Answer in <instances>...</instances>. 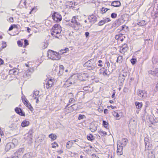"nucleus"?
Listing matches in <instances>:
<instances>
[{
    "instance_id": "obj_59",
    "label": "nucleus",
    "mask_w": 158,
    "mask_h": 158,
    "mask_svg": "<svg viewBox=\"0 0 158 158\" xmlns=\"http://www.w3.org/2000/svg\"><path fill=\"white\" fill-rule=\"evenodd\" d=\"M69 95L70 96V97H73V94L72 93H70L69 94Z\"/></svg>"
},
{
    "instance_id": "obj_29",
    "label": "nucleus",
    "mask_w": 158,
    "mask_h": 158,
    "mask_svg": "<svg viewBox=\"0 0 158 158\" xmlns=\"http://www.w3.org/2000/svg\"><path fill=\"white\" fill-rule=\"evenodd\" d=\"M98 133L100 134V135L103 136L106 135H107V133L106 132L102 130H100L99 131Z\"/></svg>"
},
{
    "instance_id": "obj_35",
    "label": "nucleus",
    "mask_w": 158,
    "mask_h": 158,
    "mask_svg": "<svg viewBox=\"0 0 158 158\" xmlns=\"http://www.w3.org/2000/svg\"><path fill=\"white\" fill-rule=\"evenodd\" d=\"M123 60L122 56H120L117 58V62L119 63H121Z\"/></svg>"
},
{
    "instance_id": "obj_26",
    "label": "nucleus",
    "mask_w": 158,
    "mask_h": 158,
    "mask_svg": "<svg viewBox=\"0 0 158 158\" xmlns=\"http://www.w3.org/2000/svg\"><path fill=\"white\" fill-rule=\"evenodd\" d=\"M10 74L16 75L17 73V69H11L9 71Z\"/></svg>"
},
{
    "instance_id": "obj_64",
    "label": "nucleus",
    "mask_w": 158,
    "mask_h": 158,
    "mask_svg": "<svg viewBox=\"0 0 158 158\" xmlns=\"http://www.w3.org/2000/svg\"><path fill=\"white\" fill-rule=\"evenodd\" d=\"M30 30V29L28 27H27V31L29 32V33L30 32V31H29V30Z\"/></svg>"
},
{
    "instance_id": "obj_1",
    "label": "nucleus",
    "mask_w": 158,
    "mask_h": 158,
    "mask_svg": "<svg viewBox=\"0 0 158 158\" xmlns=\"http://www.w3.org/2000/svg\"><path fill=\"white\" fill-rule=\"evenodd\" d=\"M61 27L58 24H55L52 27L51 31L52 35L56 38H58L56 35L59 34L61 31Z\"/></svg>"
},
{
    "instance_id": "obj_37",
    "label": "nucleus",
    "mask_w": 158,
    "mask_h": 158,
    "mask_svg": "<svg viewBox=\"0 0 158 158\" xmlns=\"http://www.w3.org/2000/svg\"><path fill=\"white\" fill-rule=\"evenodd\" d=\"M103 125L106 128H107V127H108V123L104 120L103 121Z\"/></svg>"
},
{
    "instance_id": "obj_22",
    "label": "nucleus",
    "mask_w": 158,
    "mask_h": 158,
    "mask_svg": "<svg viewBox=\"0 0 158 158\" xmlns=\"http://www.w3.org/2000/svg\"><path fill=\"white\" fill-rule=\"evenodd\" d=\"M29 122L26 120H23L21 124V126L23 127L27 126L29 124Z\"/></svg>"
},
{
    "instance_id": "obj_18",
    "label": "nucleus",
    "mask_w": 158,
    "mask_h": 158,
    "mask_svg": "<svg viewBox=\"0 0 158 158\" xmlns=\"http://www.w3.org/2000/svg\"><path fill=\"white\" fill-rule=\"evenodd\" d=\"M149 73L154 76H158V68L155 69L153 71H150Z\"/></svg>"
},
{
    "instance_id": "obj_49",
    "label": "nucleus",
    "mask_w": 158,
    "mask_h": 158,
    "mask_svg": "<svg viewBox=\"0 0 158 158\" xmlns=\"http://www.w3.org/2000/svg\"><path fill=\"white\" fill-rule=\"evenodd\" d=\"M89 87L88 86H86V87H84L83 88V89L84 90H85V91L89 90Z\"/></svg>"
},
{
    "instance_id": "obj_5",
    "label": "nucleus",
    "mask_w": 158,
    "mask_h": 158,
    "mask_svg": "<svg viewBox=\"0 0 158 158\" xmlns=\"http://www.w3.org/2000/svg\"><path fill=\"white\" fill-rule=\"evenodd\" d=\"M93 61V60H90L87 61L85 64V66L88 67L87 68L89 70H93L94 69V66L92 63V61Z\"/></svg>"
},
{
    "instance_id": "obj_8",
    "label": "nucleus",
    "mask_w": 158,
    "mask_h": 158,
    "mask_svg": "<svg viewBox=\"0 0 158 158\" xmlns=\"http://www.w3.org/2000/svg\"><path fill=\"white\" fill-rule=\"evenodd\" d=\"M25 149L23 148H21L19 149L15 152L14 155L17 156L19 157H20L23 153Z\"/></svg>"
},
{
    "instance_id": "obj_38",
    "label": "nucleus",
    "mask_w": 158,
    "mask_h": 158,
    "mask_svg": "<svg viewBox=\"0 0 158 158\" xmlns=\"http://www.w3.org/2000/svg\"><path fill=\"white\" fill-rule=\"evenodd\" d=\"M138 25L140 26H144L146 25L145 21L144 20H143L140 22H139L138 23Z\"/></svg>"
},
{
    "instance_id": "obj_32",
    "label": "nucleus",
    "mask_w": 158,
    "mask_h": 158,
    "mask_svg": "<svg viewBox=\"0 0 158 158\" xmlns=\"http://www.w3.org/2000/svg\"><path fill=\"white\" fill-rule=\"evenodd\" d=\"M87 138L88 140H92L94 139V137L92 135L89 134L87 136Z\"/></svg>"
},
{
    "instance_id": "obj_43",
    "label": "nucleus",
    "mask_w": 158,
    "mask_h": 158,
    "mask_svg": "<svg viewBox=\"0 0 158 158\" xmlns=\"http://www.w3.org/2000/svg\"><path fill=\"white\" fill-rule=\"evenodd\" d=\"M85 116V115H84L79 114L78 117V119L81 120L82 119H83L84 118V117Z\"/></svg>"
},
{
    "instance_id": "obj_44",
    "label": "nucleus",
    "mask_w": 158,
    "mask_h": 158,
    "mask_svg": "<svg viewBox=\"0 0 158 158\" xmlns=\"http://www.w3.org/2000/svg\"><path fill=\"white\" fill-rule=\"evenodd\" d=\"M16 26V25H11L10 26V27H9V31H11V30H12L13 29L14 27H15Z\"/></svg>"
},
{
    "instance_id": "obj_53",
    "label": "nucleus",
    "mask_w": 158,
    "mask_h": 158,
    "mask_svg": "<svg viewBox=\"0 0 158 158\" xmlns=\"http://www.w3.org/2000/svg\"><path fill=\"white\" fill-rule=\"evenodd\" d=\"M4 61L1 59L0 58V65L3 64Z\"/></svg>"
},
{
    "instance_id": "obj_56",
    "label": "nucleus",
    "mask_w": 158,
    "mask_h": 158,
    "mask_svg": "<svg viewBox=\"0 0 158 158\" xmlns=\"http://www.w3.org/2000/svg\"><path fill=\"white\" fill-rule=\"evenodd\" d=\"M120 35H117L115 36V38L116 39H118V38H119V37H120Z\"/></svg>"
},
{
    "instance_id": "obj_40",
    "label": "nucleus",
    "mask_w": 158,
    "mask_h": 158,
    "mask_svg": "<svg viewBox=\"0 0 158 158\" xmlns=\"http://www.w3.org/2000/svg\"><path fill=\"white\" fill-rule=\"evenodd\" d=\"M76 100L73 98H71L69 99V102L71 103H74L76 102Z\"/></svg>"
},
{
    "instance_id": "obj_52",
    "label": "nucleus",
    "mask_w": 158,
    "mask_h": 158,
    "mask_svg": "<svg viewBox=\"0 0 158 158\" xmlns=\"http://www.w3.org/2000/svg\"><path fill=\"white\" fill-rule=\"evenodd\" d=\"M34 99H36V103H38V102H39V101L38 98H37V97H35Z\"/></svg>"
},
{
    "instance_id": "obj_12",
    "label": "nucleus",
    "mask_w": 158,
    "mask_h": 158,
    "mask_svg": "<svg viewBox=\"0 0 158 158\" xmlns=\"http://www.w3.org/2000/svg\"><path fill=\"white\" fill-rule=\"evenodd\" d=\"M53 79H51L48 80L46 84V88L48 89L52 87L53 84Z\"/></svg>"
},
{
    "instance_id": "obj_21",
    "label": "nucleus",
    "mask_w": 158,
    "mask_h": 158,
    "mask_svg": "<svg viewBox=\"0 0 158 158\" xmlns=\"http://www.w3.org/2000/svg\"><path fill=\"white\" fill-rule=\"evenodd\" d=\"M75 83L74 82H72L71 79H69L65 82L64 85L67 87H69L71 85L73 84H74Z\"/></svg>"
},
{
    "instance_id": "obj_33",
    "label": "nucleus",
    "mask_w": 158,
    "mask_h": 158,
    "mask_svg": "<svg viewBox=\"0 0 158 158\" xmlns=\"http://www.w3.org/2000/svg\"><path fill=\"white\" fill-rule=\"evenodd\" d=\"M113 115L114 117L117 118V119L118 120L120 119L119 115L117 112H114L113 113Z\"/></svg>"
},
{
    "instance_id": "obj_51",
    "label": "nucleus",
    "mask_w": 158,
    "mask_h": 158,
    "mask_svg": "<svg viewBox=\"0 0 158 158\" xmlns=\"http://www.w3.org/2000/svg\"><path fill=\"white\" fill-rule=\"evenodd\" d=\"M106 65L108 68L110 67V64L109 62H106Z\"/></svg>"
},
{
    "instance_id": "obj_42",
    "label": "nucleus",
    "mask_w": 158,
    "mask_h": 158,
    "mask_svg": "<svg viewBox=\"0 0 158 158\" xmlns=\"http://www.w3.org/2000/svg\"><path fill=\"white\" fill-rule=\"evenodd\" d=\"M36 8L35 7H34L33 8L31 11L30 12V14H31V13L35 12L36 11Z\"/></svg>"
},
{
    "instance_id": "obj_30",
    "label": "nucleus",
    "mask_w": 158,
    "mask_h": 158,
    "mask_svg": "<svg viewBox=\"0 0 158 158\" xmlns=\"http://www.w3.org/2000/svg\"><path fill=\"white\" fill-rule=\"evenodd\" d=\"M120 23L119 20H117L113 23L112 26L114 27H117L119 25Z\"/></svg>"
},
{
    "instance_id": "obj_34",
    "label": "nucleus",
    "mask_w": 158,
    "mask_h": 158,
    "mask_svg": "<svg viewBox=\"0 0 158 158\" xmlns=\"http://www.w3.org/2000/svg\"><path fill=\"white\" fill-rule=\"evenodd\" d=\"M31 153H28L25 154L23 156V158H30L31 156Z\"/></svg>"
},
{
    "instance_id": "obj_20",
    "label": "nucleus",
    "mask_w": 158,
    "mask_h": 158,
    "mask_svg": "<svg viewBox=\"0 0 158 158\" xmlns=\"http://www.w3.org/2000/svg\"><path fill=\"white\" fill-rule=\"evenodd\" d=\"M121 48L122 49H121L120 52L121 53L125 52L128 49L127 48V44H124L122 46Z\"/></svg>"
},
{
    "instance_id": "obj_11",
    "label": "nucleus",
    "mask_w": 158,
    "mask_h": 158,
    "mask_svg": "<svg viewBox=\"0 0 158 158\" xmlns=\"http://www.w3.org/2000/svg\"><path fill=\"white\" fill-rule=\"evenodd\" d=\"M137 94L139 97L143 98H145L147 96L146 92L144 90H139L137 92Z\"/></svg>"
},
{
    "instance_id": "obj_39",
    "label": "nucleus",
    "mask_w": 158,
    "mask_h": 158,
    "mask_svg": "<svg viewBox=\"0 0 158 158\" xmlns=\"http://www.w3.org/2000/svg\"><path fill=\"white\" fill-rule=\"evenodd\" d=\"M71 106L73 107V110H77L78 108V105L76 104H74L72 105Z\"/></svg>"
},
{
    "instance_id": "obj_60",
    "label": "nucleus",
    "mask_w": 158,
    "mask_h": 158,
    "mask_svg": "<svg viewBox=\"0 0 158 158\" xmlns=\"http://www.w3.org/2000/svg\"><path fill=\"white\" fill-rule=\"evenodd\" d=\"M19 158V157H17V156L14 155V156H13L11 158Z\"/></svg>"
},
{
    "instance_id": "obj_23",
    "label": "nucleus",
    "mask_w": 158,
    "mask_h": 158,
    "mask_svg": "<svg viewBox=\"0 0 158 158\" xmlns=\"http://www.w3.org/2000/svg\"><path fill=\"white\" fill-rule=\"evenodd\" d=\"M145 148L147 150L151 149L152 148V145L151 144H150L149 142H147L145 143Z\"/></svg>"
},
{
    "instance_id": "obj_6",
    "label": "nucleus",
    "mask_w": 158,
    "mask_h": 158,
    "mask_svg": "<svg viewBox=\"0 0 158 158\" xmlns=\"http://www.w3.org/2000/svg\"><path fill=\"white\" fill-rule=\"evenodd\" d=\"M128 140L127 138H123L121 141L120 140L117 142V144L121 145V146H125L126 145Z\"/></svg>"
},
{
    "instance_id": "obj_27",
    "label": "nucleus",
    "mask_w": 158,
    "mask_h": 158,
    "mask_svg": "<svg viewBox=\"0 0 158 158\" xmlns=\"http://www.w3.org/2000/svg\"><path fill=\"white\" fill-rule=\"evenodd\" d=\"M16 112L19 114L23 115V113L21 110L20 108H16L15 109Z\"/></svg>"
},
{
    "instance_id": "obj_14",
    "label": "nucleus",
    "mask_w": 158,
    "mask_h": 158,
    "mask_svg": "<svg viewBox=\"0 0 158 158\" xmlns=\"http://www.w3.org/2000/svg\"><path fill=\"white\" fill-rule=\"evenodd\" d=\"M110 20L109 18H106L100 21L98 23V25L100 26H102L105 23L110 21Z\"/></svg>"
},
{
    "instance_id": "obj_25",
    "label": "nucleus",
    "mask_w": 158,
    "mask_h": 158,
    "mask_svg": "<svg viewBox=\"0 0 158 158\" xmlns=\"http://www.w3.org/2000/svg\"><path fill=\"white\" fill-rule=\"evenodd\" d=\"M73 107L71 106L70 107H66L65 108V111L66 113H70L71 112H73L74 110H73Z\"/></svg>"
},
{
    "instance_id": "obj_36",
    "label": "nucleus",
    "mask_w": 158,
    "mask_h": 158,
    "mask_svg": "<svg viewBox=\"0 0 158 158\" xmlns=\"http://www.w3.org/2000/svg\"><path fill=\"white\" fill-rule=\"evenodd\" d=\"M6 46V43L2 41V46L1 47V48H0V50H2L3 48H5Z\"/></svg>"
},
{
    "instance_id": "obj_10",
    "label": "nucleus",
    "mask_w": 158,
    "mask_h": 158,
    "mask_svg": "<svg viewBox=\"0 0 158 158\" xmlns=\"http://www.w3.org/2000/svg\"><path fill=\"white\" fill-rule=\"evenodd\" d=\"M88 19L89 22L92 24L95 23L97 20V17L93 15H92L89 16Z\"/></svg>"
},
{
    "instance_id": "obj_2",
    "label": "nucleus",
    "mask_w": 158,
    "mask_h": 158,
    "mask_svg": "<svg viewBox=\"0 0 158 158\" xmlns=\"http://www.w3.org/2000/svg\"><path fill=\"white\" fill-rule=\"evenodd\" d=\"M48 56L49 58L53 60H58L61 58V56L59 53L51 50L48 51Z\"/></svg>"
},
{
    "instance_id": "obj_17",
    "label": "nucleus",
    "mask_w": 158,
    "mask_h": 158,
    "mask_svg": "<svg viewBox=\"0 0 158 158\" xmlns=\"http://www.w3.org/2000/svg\"><path fill=\"white\" fill-rule=\"evenodd\" d=\"M121 3L118 1H114L111 3V6L114 7H118L120 6Z\"/></svg>"
},
{
    "instance_id": "obj_50",
    "label": "nucleus",
    "mask_w": 158,
    "mask_h": 158,
    "mask_svg": "<svg viewBox=\"0 0 158 158\" xmlns=\"http://www.w3.org/2000/svg\"><path fill=\"white\" fill-rule=\"evenodd\" d=\"M144 141H145V143H146V142H148V143L149 142V139L148 138H145Z\"/></svg>"
},
{
    "instance_id": "obj_61",
    "label": "nucleus",
    "mask_w": 158,
    "mask_h": 158,
    "mask_svg": "<svg viewBox=\"0 0 158 158\" xmlns=\"http://www.w3.org/2000/svg\"><path fill=\"white\" fill-rule=\"evenodd\" d=\"M69 50V49H68V48H66L65 50H63V51H64L63 52H62V53H65V52H66V50Z\"/></svg>"
},
{
    "instance_id": "obj_57",
    "label": "nucleus",
    "mask_w": 158,
    "mask_h": 158,
    "mask_svg": "<svg viewBox=\"0 0 158 158\" xmlns=\"http://www.w3.org/2000/svg\"><path fill=\"white\" fill-rule=\"evenodd\" d=\"M60 68L61 69H62L63 70L64 69V67L63 65H60Z\"/></svg>"
},
{
    "instance_id": "obj_13",
    "label": "nucleus",
    "mask_w": 158,
    "mask_h": 158,
    "mask_svg": "<svg viewBox=\"0 0 158 158\" xmlns=\"http://www.w3.org/2000/svg\"><path fill=\"white\" fill-rule=\"evenodd\" d=\"M117 153L118 155H121L123 153V146H121L118 144H117Z\"/></svg>"
},
{
    "instance_id": "obj_46",
    "label": "nucleus",
    "mask_w": 158,
    "mask_h": 158,
    "mask_svg": "<svg viewBox=\"0 0 158 158\" xmlns=\"http://www.w3.org/2000/svg\"><path fill=\"white\" fill-rule=\"evenodd\" d=\"M136 61V60L134 59H132L131 60V62L133 64H134L135 63Z\"/></svg>"
},
{
    "instance_id": "obj_4",
    "label": "nucleus",
    "mask_w": 158,
    "mask_h": 158,
    "mask_svg": "<svg viewBox=\"0 0 158 158\" xmlns=\"http://www.w3.org/2000/svg\"><path fill=\"white\" fill-rule=\"evenodd\" d=\"M52 18L56 22L61 21L62 18L61 16L58 13L55 12L52 15Z\"/></svg>"
},
{
    "instance_id": "obj_15",
    "label": "nucleus",
    "mask_w": 158,
    "mask_h": 158,
    "mask_svg": "<svg viewBox=\"0 0 158 158\" xmlns=\"http://www.w3.org/2000/svg\"><path fill=\"white\" fill-rule=\"evenodd\" d=\"M127 76L126 73H123L122 74H120L119 76V79H121L122 81H123L125 80V78Z\"/></svg>"
},
{
    "instance_id": "obj_54",
    "label": "nucleus",
    "mask_w": 158,
    "mask_h": 158,
    "mask_svg": "<svg viewBox=\"0 0 158 158\" xmlns=\"http://www.w3.org/2000/svg\"><path fill=\"white\" fill-rule=\"evenodd\" d=\"M110 107H111L112 109H114V108H115L116 107L115 106H113L112 105H111L110 106H107V108H109Z\"/></svg>"
},
{
    "instance_id": "obj_58",
    "label": "nucleus",
    "mask_w": 158,
    "mask_h": 158,
    "mask_svg": "<svg viewBox=\"0 0 158 158\" xmlns=\"http://www.w3.org/2000/svg\"><path fill=\"white\" fill-rule=\"evenodd\" d=\"M108 111V110L107 109H105L104 110V113L105 114H107V113Z\"/></svg>"
},
{
    "instance_id": "obj_55",
    "label": "nucleus",
    "mask_w": 158,
    "mask_h": 158,
    "mask_svg": "<svg viewBox=\"0 0 158 158\" xmlns=\"http://www.w3.org/2000/svg\"><path fill=\"white\" fill-rule=\"evenodd\" d=\"M89 33L88 32H85V35L86 37H87L89 36Z\"/></svg>"
},
{
    "instance_id": "obj_3",
    "label": "nucleus",
    "mask_w": 158,
    "mask_h": 158,
    "mask_svg": "<svg viewBox=\"0 0 158 158\" xmlns=\"http://www.w3.org/2000/svg\"><path fill=\"white\" fill-rule=\"evenodd\" d=\"M76 16H73L72 19L69 25L75 30H78L80 26V24L76 19Z\"/></svg>"
},
{
    "instance_id": "obj_9",
    "label": "nucleus",
    "mask_w": 158,
    "mask_h": 158,
    "mask_svg": "<svg viewBox=\"0 0 158 158\" xmlns=\"http://www.w3.org/2000/svg\"><path fill=\"white\" fill-rule=\"evenodd\" d=\"M15 145L13 143L10 142L8 143L5 146V150L6 151H8L10 149L14 148Z\"/></svg>"
},
{
    "instance_id": "obj_41",
    "label": "nucleus",
    "mask_w": 158,
    "mask_h": 158,
    "mask_svg": "<svg viewBox=\"0 0 158 158\" xmlns=\"http://www.w3.org/2000/svg\"><path fill=\"white\" fill-rule=\"evenodd\" d=\"M117 16V14L115 13H113L111 14V16L112 18H115Z\"/></svg>"
},
{
    "instance_id": "obj_63",
    "label": "nucleus",
    "mask_w": 158,
    "mask_h": 158,
    "mask_svg": "<svg viewBox=\"0 0 158 158\" xmlns=\"http://www.w3.org/2000/svg\"><path fill=\"white\" fill-rule=\"evenodd\" d=\"M27 3V2H26V0L24 1V4L25 7H26V4Z\"/></svg>"
},
{
    "instance_id": "obj_62",
    "label": "nucleus",
    "mask_w": 158,
    "mask_h": 158,
    "mask_svg": "<svg viewBox=\"0 0 158 158\" xmlns=\"http://www.w3.org/2000/svg\"><path fill=\"white\" fill-rule=\"evenodd\" d=\"M92 158H99V157L95 155H93Z\"/></svg>"
},
{
    "instance_id": "obj_19",
    "label": "nucleus",
    "mask_w": 158,
    "mask_h": 158,
    "mask_svg": "<svg viewBox=\"0 0 158 158\" xmlns=\"http://www.w3.org/2000/svg\"><path fill=\"white\" fill-rule=\"evenodd\" d=\"M73 143L72 140L69 141L67 142L66 144V148L69 149L72 146Z\"/></svg>"
},
{
    "instance_id": "obj_7",
    "label": "nucleus",
    "mask_w": 158,
    "mask_h": 158,
    "mask_svg": "<svg viewBox=\"0 0 158 158\" xmlns=\"http://www.w3.org/2000/svg\"><path fill=\"white\" fill-rule=\"evenodd\" d=\"M22 100L24 105L26 106L31 111H32L33 108L31 104L28 103V101L27 98H22Z\"/></svg>"
},
{
    "instance_id": "obj_28",
    "label": "nucleus",
    "mask_w": 158,
    "mask_h": 158,
    "mask_svg": "<svg viewBox=\"0 0 158 158\" xmlns=\"http://www.w3.org/2000/svg\"><path fill=\"white\" fill-rule=\"evenodd\" d=\"M48 137L53 140H55L56 138V135L52 134L49 135Z\"/></svg>"
},
{
    "instance_id": "obj_31",
    "label": "nucleus",
    "mask_w": 158,
    "mask_h": 158,
    "mask_svg": "<svg viewBox=\"0 0 158 158\" xmlns=\"http://www.w3.org/2000/svg\"><path fill=\"white\" fill-rule=\"evenodd\" d=\"M39 91H35L33 93V97H34V98L35 97H37L38 98L39 96Z\"/></svg>"
},
{
    "instance_id": "obj_47",
    "label": "nucleus",
    "mask_w": 158,
    "mask_h": 158,
    "mask_svg": "<svg viewBox=\"0 0 158 158\" xmlns=\"http://www.w3.org/2000/svg\"><path fill=\"white\" fill-rule=\"evenodd\" d=\"M24 42L25 44L24 45V47H25V46H26L27 45H28V41L27 40H24Z\"/></svg>"
},
{
    "instance_id": "obj_48",
    "label": "nucleus",
    "mask_w": 158,
    "mask_h": 158,
    "mask_svg": "<svg viewBox=\"0 0 158 158\" xmlns=\"http://www.w3.org/2000/svg\"><path fill=\"white\" fill-rule=\"evenodd\" d=\"M17 43H18V45L19 46L21 47L23 45L22 43L20 41H18L17 42Z\"/></svg>"
},
{
    "instance_id": "obj_45",
    "label": "nucleus",
    "mask_w": 158,
    "mask_h": 158,
    "mask_svg": "<svg viewBox=\"0 0 158 158\" xmlns=\"http://www.w3.org/2000/svg\"><path fill=\"white\" fill-rule=\"evenodd\" d=\"M73 2H69L67 6H68L70 7H72L73 6Z\"/></svg>"
},
{
    "instance_id": "obj_24",
    "label": "nucleus",
    "mask_w": 158,
    "mask_h": 158,
    "mask_svg": "<svg viewBox=\"0 0 158 158\" xmlns=\"http://www.w3.org/2000/svg\"><path fill=\"white\" fill-rule=\"evenodd\" d=\"M135 105L137 109H140L142 106L143 104L142 102H135Z\"/></svg>"
},
{
    "instance_id": "obj_16",
    "label": "nucleus",
    "mask_w": 158,
    "mask_h": 158,
    "mask_svg": "<svg viewBox=\"0 0 158 158\" xmlns=\"http://www.w3.org/2000/svg\"><path fill=\"white\" fill-rule=\"evenodd\" d=\"M90 129L92 132H94L97 130V126L94 124H91L90 125Z\"/></svg>"
}]
</instances>
